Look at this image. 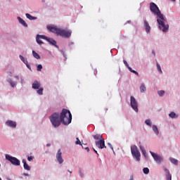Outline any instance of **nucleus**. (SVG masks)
Returning <instances> with one entry per match:
<instances>
[{"label": "nucleus", "instance_id": "obj_29", "mask_svg": "<svg viewBox=\"0 0 180 180\" xmlns=\"http://www.w3.org/2000/svg\"><path fill=\"white\" fill-rule=\"evenodd\" d=\"M93 137L94 140H102V135L101 134L93 135Z\"/></svg>", "mask_w": 180, "mask_h": 180}, {"label": "nucleus", "instance_id": "obj_21", "mask_svg": "<svg viewBox=\"0 0 180 180\" xmlns=\"http://www.w3.org/2000/svg\"><path fill=\"white\" fill-rule=\"evenodd\" d=\"M17 19H18L19 23H20V25H22V26H24V27H27V23H26L25 20H23L20 17H18Z\"/></svg>", "mask_w": 180, "mask_h": 180}, {"label": "nucleus", "instance_id": "obj_31", "mask_svg": "<svg viewBox=\"0 0 180 180\" xmlns=\"http://www.w3.org/2000/svg\"><path fill=\"white\" fill-rule=\"evenodd\" d=\"M158 95H159L161 97L164 96V95H165V91L164 90L158 91Z\"/></svg>", "mask_w": 180, "mask_h": 180}, {"label": "nucleus", "instance_id": "obj_59", "mask_svg": "<svg viewBox=\"0 0 180 180\" xmlns=\"http://www.w3.org/2000/svg\"><path fill=\"white\" fill-rule=\"evenodd\" d=\"M0 168H1V164H0Z\"/></svg>", "mask_w": 180, "mask_h": 180}, {"label": "nucleus", "instance_id": "obj_41", "mask_svg": "<svg viewBox=\"0 0 180 180\" xmlns=\"http://www.w3.org/2000/svg\"><path fill=\"white\" fill-rule=\"evenodd\" d=\"M33 160H34V156H27L28 161H33Z\"/></svg>", "mask_w": 180, "mask_h": 180}, {"label": "nucleus", "instance_id": "obj_48", "mask_svg": "<svg viewBox=\"0 0 180 180\" xmlns=\"http://www.w3.org/2000/svg\"><path fill=\"white\" fill-rule=\"evenodd\" d=\"M143 155H146L147 154V152L146 150H143L142 152Z\"/></svg>", "mask_w": 180, "mask_h": 180}, {"label": "nucleus", "instance_id": "obj_53", "mask_svg": "<svg viewBox=\"0 0 180 180\" xmlns=\"http://www.w3.org/2000/svg\"><path fill=\"white\" fill-rule=\"evenodd\" d=\"M145 157V158H148V156L147 155V154L146 155H143Z\"/></svg>", "mask_w": 180, "mask_h": 180}, {"label": "nucleus", "instance_id": "obj_32", "mask_svg": "<svg viewBox=\"0 0 180 180\" xmlns=\"http://www.w3.org/2000/svg\"><path fill=\"white\" fill-rule=\"evenodd\" d=\"M158 71L160 72V74H162V70H161V65H159L158 63H156Z\"/></svg>", "mask_w": 180, "mask_h": 180}, {"label": "nucleus", "instance_id": "obj_37", "mask_svg": "<svg viewBox=\"0 0 180 180\" xmlns=\"http://www.w3.org/2000/svg\"><path fill=\"white\" fill-rule=\"evenodd\" d=\"M59 51L63 56V57L65 58V60H67V56L65 55V52L64 51H63V50H59Z\"/></svg>", "mask_w": 180, "mask_h": 180}, {"label": "nucleus", "instance_id": "obj_49", "mask_svg": "<svg viewBox=\"0 0 180 180\" xmlns=\"http://www.w3.org/2000/svg\"><path fill=\"white\" fill-rule=\"evenodd\" d=\"M24 176H29V174L27 173H23Z\"/></svg>", "mask_w": 180, "mask_h": 180}, {"label": "nucleus", "instance_id": "obj_52", "mask_svg": "<svg viewBox=\"0 0 180 180\" xmlns=\"http://www.w3.org/2000/svg\"><path fill=\"white\" fill-rule=\"evenodd\" d=\"M96 74H98V71H94V75H96Z\"/></svg>", "mask_w": 180, "mask_h": 180}, {"label": "nucleus", "instance_id": "obj_19", "mask_svg": "<svg viewBox=\"0 0 180 180\" xmlns=\"http://www.w3.org/2000/svg\"><path fill=\"white\" fill-rule=\"evenodd\" d=\"M7 82L10 84L11 88H15L18 85V82L13 81L11 78L7 79Z\"/></svg>", "mask_w": 180, "mask_h": 180}, {"label": "nucleus", "instance_id": "obj_44", "mask_svg": "<svg viewBox=\"0 0 180 180\" xmlns=\"http://www.w3.org/2000/svg\"><path fill=\"white\" fill-rule=\"evenodd\" d=\"M68 46L69 47H71V46H74V42L72 41L69 42Z\"/></svg>", "mask_w": 180, "mask_h": 180}, {"label": "nucleus", "instance_id": "obj_20", "mask_svg": "<svg viewBox=\"0 0 180 180\" xmlns=\"http://www.w3.org/2000/svg\"><path fill=\"white\" fill-rule=\"evenodd\" d=\"M22 162L23 164L24 169H25L26 171H30L31 167L30 166H29V165H27V162L25 159L22 160Z\"/></svg>", "mask_w": 180, "mask_h": 180}, {"label": "nucleus", "instance_id": "obj_18", "mask_svg": "<svg viewBox=\"0 0 180 180\" xmlns=\"http://www.w3.org/2000/svg\"><path fill=\"white\" fill-rule=\"evenodd\" d=\"M6 124L8 127H12L13 129H15L16 127V122H15V121L7 120L6 122Z\"/></svg>", "mask_w": 180, "mask_h": 180}, {"label": "nucleus", "instance_id": "obj_30", "mask_svg": "<svg viewBox=\"0 0 180 180\" xmlns=\"http://www.w3.org/2000/svg\"><path fill=\"white\" fill-rule=\"evenodd\" d=\"M143 172L145 175H148V174H150V169H148V167H144L143 169Z\"/></svg>", "mask_w": 180, "mask_h": 180}, {"label": "nucleus", "instance_id": "obj_26", "mask_svg": "<svg viewBox=\"0 0 180 180\" xmlns=\"http://www.w3.org/2000/svg\"><path fill=\"white\" fill-rule=\"evenodd\" d=\"M32 56L34 57L37 60H40V55L37 53L36 51H32Z\"/></svg>", "mask_w": 180, "mask_h": 180}, {"label": "nucleus", "instance_id": "obj_9", "mask_svg": "<svg viewBox=\"0 0 180 180\" xmlns=\"http://www.w3.org/2000/svg\"><path fill=\"white\" fill-rule=\"evenodd\" d=\"M145 124H146V126H148L149 127H152V130L155 136H158V134H160V129H158V127H157V125L155 124L153 125V122H151V120H146Z\"/></svg>", "mask_w": 180, "mask_h": 180}, {"label": "nucleus", "instance_id": "obj_51", "mask_svg": "<svg viewBox=\"0 0 180 180\" xmlns=\"http://www.w3.org/2000/svg\"><path fill=\"white\" fill-rule=\"evenodd\" d=\"M51 143H47L46 144V147H51Z\"/></svg>", "mask_w": 180, "mask_h": 180}, {"label": "nucleus", "instance_id": "obj_24", "mask_svg": "<svg viewBox=\"0 0 180 180\" xmlns=\"http://www.w3.org/2000/svg\"><path fill=\"white\" fill-rule=\"evenodd\" d=\"M25 16L27 19H29V20H36L37 19V17L32 16V15L29 13H26Z\"/></svg>", "mask_w": 180, "mask_h": 180}, {"label": "nucleus", "instance_id": "obj_35", "mask_svg": "<svg viewBox=\"0 0 180 180\" xmlns=\"http://www.w3.org/2000/svg\"><path fill=\"white\" fill-rule=\"evenodd\" d=\"M41 70H43V65L41 64L38 65L37 67V71H41Z\"/></svg>", "mask_w": 180, "mask_h": 180}, {"label": "nucleus", "instance_id": "obj_16", "mask_svg": "<svg viewBox=\"0 0 180 180\" xmlns=\"http://www.w3.org/2000/svg\"><path fill=\"white\" fill-rule=\"evenodd\" d=\"M41 86V83L37 80H34L32 84V89H39Z\"/></svg>", "mask_w": 180, "mask_h": 180}, {"label": "nucleus", "instance_id": "obj_57", "mask_svg": "<svg viewBox=\"0 0 180 180\" xmlns=\"http://www.w3.org/2000/svg\"><path fill=\"white\" fill-rule=\"evenodd\" d=\"M129 180H134V179H133V176H132V177H131V179Z\"/></svg>", "mask_w": 180, "mask_h": 180}, {"label": "nucleus", "instance_id": "obj_55", "mask_svg": "<svg viewBox=\"0 0 180 180\" xmlns=\"http://www.w3.org/2000/svg\"><path fill=\"white\" fill-rule=\"evenodd\" d=\"M131 20H128L127 22V23H131Z\"/></svg>", "mask_w": 180, "mask_h": 180}, {"label": "nucleus", "instance_id": "obj_17", "mask_svg": "<svg viewBox=\"0 0 180 180\" xmlns=\"http://www.w3.org/2000/svg\"><path fill=\"white\" fill-rule=\"evenodd\" d=\"M163 169L166 174V180H172V175L169 172V169L165 167H163Z\"/></svg>", "mask_w": 180, "mask_h": 180}, {"label": "nucleus", "instance_id": "obj_42", "mask_svg": "<svg viewBox=\"0 0 180 180\" xmlns=\"http://www.w3.org/2000/svg\"><path fill=\"white\" fill-rule=\"evenodd\" d=\"M139 148H140L141 153H143V151H146V149L144 148V146H140Z\"/></svg>", "mask_w": 180, "mask_h": 180}, {"label": "nucleus", "instance_id": "obj_23", "mask_svg": "<svg viewBox=\"0 0 180 180\" xmlns=\"http://www.w3.org/2000/svg\"><path fill=\"white\" fill-rule=\"evenodd\" d=\"M140 92L141 94H144L147 91V87H146V84L144 83H142L139 87Z\"/></svg>", "mask_w": 180, "mask_h": 180}, {"label": "nucleus", "instance_id": "obj_14", "mask_svg": "<svg viewBox=\"0 0 180 180\" xmlns=\"http://www.w3.org/2000/svg\"><path fill=\"white\" fill-rule=\"evenodd\" d=\"M62 155L63 153H61V150L59 149L56 153V159L59 164H63V162H64V159H63Z\"/></svg>", "mask_w": 180, "mask_h": 180}, {"label": "nucleus", "instance_id": "obj_3", "mask_svg": "<svg viewBox=\"0 0 180 180\" xmlns=\"http://www.w3.org/2000/svg\"><path fill=\"white\" fill-rule=\"evenodd\" d=\"M157 22L160 30H162L164 33H167L169 29V25H168L167 18L164 16V14L161 17L157 18Z\"/></svg>", "mask_w": 180, "mask_h": 180}, {"label": "nucleus", "instance_id": "obj_43", "mask_svg": "<svg viewBox=\"0 0 180 180\" xmlns=\"http://www.w3.org/2000/svg\"><path fill=\"white\" fill-rule=\"evenodd\" d=\"M108 146H109L110 148H111V150L113 151V146H112V143H108Z\"/></svg>", "mask_w": 180, "mask_h": 180}, {"label": "nucleus", "instance_id": "obj_39", "mask_svg": "<svg viewBox=\"0 0 180 180\" xmlns=\"http://www.w3.org/2000/svg\"><path fill=\"white\" fill-rule=\"evenodd\" d=\"M123 63L124 64V65H126V67L128 68H131V67L129 66V63H127V61H126L125 60H123Z\"/></svg>", "mask_w": 180, "mask_h": 180}, {"label": "nucleus", "instance_id": "obj_33", "mask_svg": "<svg viewBox=\"0 0 180 180\" xmlns=\"http://www.w3.org/2000/svg\"><path fill=\"white\" fill-rule=\"evenodd\" d=\"M129 70L130 72H132L133 74H135V75L139 76V73L137 72V71L132 70L131 68H129Z\"/></svg>", "mask_w": 180, "mask_h": 180}, {"label": "nucleus", "instance_id": "obj_12", "mask_svg": "<svg viewBox=\"0 0 180 180\" xmlns=\"http://www.w3.org/2000/svg\"><path fill=\"white\" fill-rule=\"evenodd\" d=\"M96 147H98V148H100L101 150L106 148V146H105V139H102L100 141H96Z\"/></svg>", "mask_w": 180, "mask_h": 180}, {"label": "nucleus", "instance_id": "obj_50", "mask_svg": "<svg viewBox=\"0 0 180 180\" xmlns=\"http://www.w3.org/2000/svg\"><path fill=\"white\" fill-rule=\"evenodd\" d=\"M14 77L15 78V79H19V76L18 75H15V76H14Z\"/></svg>", "mask_w": 180, "mask_h": 180}, {"label": "nucleus", "instance_id": "obj_27", "mask_svg": "<svg viewBox=\"0 0 180 180\" xmlns=\"http://www.w3.org/2000/svg\"><path fill=\"white\" fill-rule=\"evenodd\" d=\"M19 58H20V60H21V61L22 63H24L25 64H27V63H28L27 59L25 58V57H23V56L20 55Z\"/></svg>", "mask_w": 180, "mask_h": 180}, {"label": "nucleus", "instance_id": "obj_10", "mask_svg": "<svg viewBox=\"0 0 180 180\" xmlns=\"http://www.w3.org/2000/svg\"><path fill=\"white\" fill-rule=\"evenodd\" d=\"M130 105L131 108L136 112V113H139V103L134 96H130Z\"/></svg>", "mask_w": 180, "mask_h": 180}, {"label": "nucleus", "instance_id": "obj_40", "mask_svg": "<svg viewBox=\"0 0 180 180\" xmlns=\"http://www.w3.org/2000/svg\"><path fill=\"white\" fill-rule=\"evenodd\" d=\"M25 65L27 68H28V70H30V71H32V67L30 66V64H29V62H27V63H25Z\"/></svg>", "mask_w": 180, "mask_h": 180}, {"label": "nucleus", "instance_id": "obj_38", "mask_svg": "<svg viewBox=\"0 0 180 180\" xmlns=\"http://www.w3.org/2000/svg\"><path fill=\"white\" fill-rule=\"evenodd\" d=\"M20 84H21L22 85H23L24 84H25V79H23V76H21V77H20Z\"/></svg>", "mask_w": 180, "mask_h": 180}, {"label": "nucleus", "instance_id": "obj_1", "mask_svg": "<svg viewBox=\"0 0 180 180\" xmlns=\"http://www.w3.org/2000/svg\"><path fill=\"white\" fill-rule=\"evenodd\" d=\"M46 29L51 32V33H54L56 36H60L63 39H70L71 37V34H72V31L68 27L64 29L58 27L57 26H51L47 25Z\"/></svg>", "mask_w": 180, "mask_h": 180}, {"label": "nucleus", "instance_id": "obj_45", "mask_svg": "<svg viewBox=\"0 0 180 180\" xmlns=\"http://www.w3.org/2000/svg\"><path fill=\"white\" fill-rule=\"evenodd\" d=\"M152 54H153V57H155V51L152 50Z\"/></svg>", "mask_w": 180, "mask_h": 180}, {"label": "nucleus", "instance_id": "obj_25", "mask_svg": "<svg viewBox=\"0 0 180 180\" xmlns=\"http://www.w3.org/2000/svg\"><path fill=\"white\" fill-rule=\"evenodd\" d=\"M169 161H170V162H172V164H174V165H178V164H179L178 160H176L174 158H170Z\"/></svg>", "mask_w": 180, "mask_h": 180}, {"label": "nucleus", "instance_id": "obj_11", "mask_svg": "<svg viewBox=\"0 0 180 180\" xmlns=\"http://www.w3.org/2000/svg\"><path fill=\"white\" fill-rule=\"evenodd\" d=\"M40 39H42L43 40H46L47 41L49 37H46L45 35L37 34L36 41L38 44L41 45L43 44V41H41Z\"/></svg>", "mask_w": 180, "mask_h": 180}, {"label": "nucleus", "instance_id": "obj_34", "mask_svg": "<svg viewBox=\"0 0 180 180\" xmlns=\"http://www.w3.org/2000/svg\"><path fill=\"white\" fill-rule=\"evenodd\" d=\"M76 141H75V144H76V146H82V144H81V141L79 140V138H76Z\"/></svg>", "mask_w": 180, "mask_h": 180}, {"label": "nucleus", "instance_id": "obj_22", "mask_svg": "<svg viewBox=\"0 0 180 180\" xmlns=\"http://www.w3.org/2000/svg\"><path fill=\"white\" fill-rule=\"evenodd\" d=\"M179 115L176 114L175 112L172 111L169 114V117L170 119H178Z\"/></svg>", "mask_w": 180, "mask_h": 180}, {"label": "nucleus", "instance_id": "obj_46", "mask_svg": "<svg viewBox=\"0 0 180 180\" xmlns=\"http://www.w3.org/2000/svg\"><path fill=\"white\" fill-rule=\"evenodd\" d=\"M84 150H86L87 153H89V147L84 148Z\"/></svg>", "mask_w": 180, "mask_h": 180}, {"label": "nucleus", "instance_id": "obj_15", "mask_svg": "<svg viewBox=\"0 0 180 180\" xmlns=\"http://www.w3.org/2000/svg\"><path fill=\"white\" fill-rule=\"evenodd\" d=\"M46 41H48V43H49L51 46H54V47H56V49H58V50L60 49V47L58 46V45H57V41H56V40H54V39L48 37Z\"/></svg>", "mask_w": 180, "mask_h": 180}, {"label": "nucleus", "instance_id": "obj_13", "mask_svg": "<svg viewBox=\"0 0 180 180\" xmlns=\"http://www.w3.org/2000/svg\"><path fill=\"white\" fill-rule=\"evenodd\" d=\"M143 29H145L147 34H149L150 32L151 31V27L146 19L143 20Z\"/></svg>", "mask_w": 180, "mask_h": 180}, {"label": "nucleus", "instance_id": "obj_28", "mask_svg": "<svg viewBox=\"0 0 180 180\" xmlns=\"http://www.w3.org/2000/svg\"><path fill=\"white\" fill-rule=\"evenodd\" d=\"M38 90H37V94H38V95H43V91H44V89L43 87H39V89H37Z\"/></svg>", "mask_w": 180, "mask_h": 180}, {"label": "nucleus", "instance_id": "obj_6", "mask_svg": "<svg viewBox=\"0 0 180 180\" xmlns=\"http://www.w3.org/2000/svg\"><path fill=\"white\" fill-rule=\"evenodd\" d=\"M150 11L154 16H156V18H160V16L161 17L164 15L161 13L160 8H158V6H157L154 2L150 3Z\"/></svg>", "mask_w": 180, "mask_h": 180}, {"label": "nucleus", "instance_id": "obj_58", "mask_svg": "<svg viewBox=\"0 0 180 180\" xmlns=\"http://www.w3.org/2000/svg\"><path fill=\"white\" fill-rule=\"evenodd\" d=\"M0 180H2V179H1V177H0Z\"/></svg>", "mask_w": 180, "mask_h": 180}, {"label": "nucleus", "instance_id": "obj_7", "mask_svg": "<svg viewBox=\"0 0 180 180\" xmlns=\"http://www.w3.org/2000/svg\"><path fill=\"white\" fill-rule=\"evenodd\" d=\"M5 158L6 161H9V162H11V164L15 167H19V165H20V160H19L18 158L13 157L9 154H6Z\"/></svg>", "mask_w": 180, "mask_h": 180}, {"label": "nucleus", "instance_id": "obj_5", "mask_svg": "<svg viewBox=\"0 0 180 180\" xmlns=\"http://www.w3.org/2000/svg\"><path fill=\"white\" fill-rule=\"evenodd\" d=\"M131 154L136 162H140V157H141V154L140 153V150H139L137 146H131Z\"/></svg>", "mask_w": 180, "mask_h": 180}, {"label": "nucleus", "instance_id": "obj_2", "mask_svg": "<svg viewBox=\"0 0 180 180\" xmlns=\"http://www.w3.org/2000/svg\"><path fill=\"white\" fill-rule=\"evenodd\" d=\"M59 117H60V120L64 126H68L72 120V115H71V112L70 110L65 108L62 110V112L59 114Z\"/></svg>", "mask_w": 180, "mask_h": 180}, {"label": "nucleus", "instance_id": "obj_4", "mask_svg": "<svg viewBox=\"0 0 180 180\" xmlns=\"http://www.w3.org/2000/svg\"><path fill=\"white\" fill-rule=\"evenodd\" d=\"M49 120L52 126L55 129H57V127H60V126L61 125V123H63V121L60 117V113L58 112H54L51 116H49Z\"/></svg>", "mask_w": 180, "mask_h": 180}, {"label": "nucleus", "instance_id": "obj_8", "mask_svg": "<svg viewBox=\"0 0 180 180\" xmlns=\"http://www.w3.org/2000/svg\"><path fill=\"white\" fill-rule=\"evenodd\" d=\"M150 155H152L155 162H156V164H158L159 165H161V164H162V162H164V158L162 156H161L160 155L155 153L151 150L149 151Z\"/></svg>", "mask_w": 180, "mask_h": 180}, {"label": "nucleus", "instance_id": "obj_56", "mask_svg": "<svg viewBox=\"0 0 180 180\" xmlns=\"http://www.w3.org/2000/svg\"><path fill=\"white\" fill-rule=\"evenodd\" d=\"M172 2H175L176 0H170Z\"/></svg>", "mask_w": 180, "mask_h": 180}, {"label": "nucleus", "instance_id": "obj_54", "mask_svg": "<svg viewBox=\"0 0 180 180\" xmlns=\"http://www.w3.org/2000/svg\"><path fill=\"white\" fill-rule=\"evenodd\" d=\"M68 172H69L70 174H72V172L70 171L69 169L68 170Z\"/></svg>", "mask_w": 180, "mask_h": 180}, {"label": "nucleus", "instance_id": "obj_36", "mask_svg": "<svg viewBox=\"0 0 180 180\" xmlns=\"http://www.w3.org/2000/svg\"><path fill=\"white\" fill-rule=\"evenodd\" d=\"M79 175L80 178H84V172H82V169H79Z\"/></svg>", "mask_w": 180, "mask_h": 180}, {"label": "nucleus", "instance_id": "obj_47", "mask_svg": "<svg viewBox=\"0 0 180 180\" xmlns=\"http://www.w3.org/2000/svg\"><path fill=\"white\" fill-rule=\"evenodd\" d=\"M94 153H96V154H97V155H99V154L98 153V151L96 150H95V148H93Z\"/></svg>", "mask_w": 180, "mask_h": 180}]
</instances>
